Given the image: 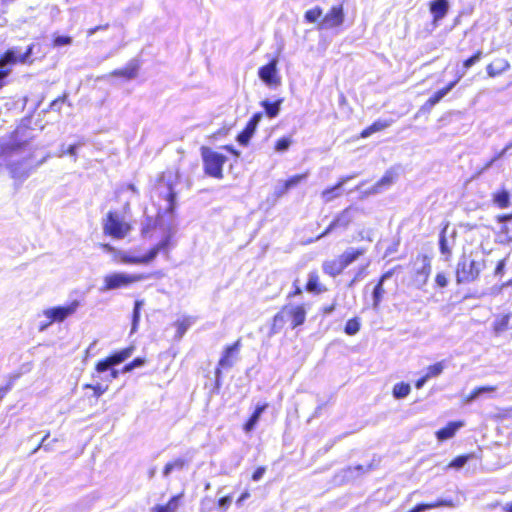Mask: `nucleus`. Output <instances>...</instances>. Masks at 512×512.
I'll use <instances>...</instances> for the list:
<instances>
[{
  "mask_svg": "<svg viewBox=\"0 0 512 512\" xmlns=\"http://www.w3.org/2000/svg\"><path fill=\"white\" fill-rule=\"evenodd\" d=\"M33 51V45H29L25 51L20 47L8 49L0 58V89L4 86V80L10 73L8 66L17 62L26 63Z\"/></svg>",
  "mask_w": 512,
  "mask_h": 512,
  "instance_id": "f257e3e1",
  "label": "nucleus"
},
{
  "mask_svg": "<svg viewBox=\"0 0 512 512\" xmlns=\"http://www.w3.org/2000/svg\"><path fill=\"white\" fill-rule=\"evenodd\" d=\"M147 279L144 274H128L124 272H114L104 276L103 286L100 287L101 292L127 288L135 282Z\"/></svg>",
  "mask_w": 512,
  "mask_h": 512,
  "instance_id": "f03ea898",
  "label": "nucleus"
},
{
  "mask_svg": "<svg viewBox=\"0 0 512 512\" xmlns=\"http://www.w3.org/2000/svg\"><path fill=\"white\" fill-rule=\"evenodd\" d=\"M201 155L205 173L211 177L222 179L223 165L227 160L226 156L208 147H202Z\"/></svg>",
  "mask_w": 512,
  "mask_h": 512,
  "instance_id": "7ed1b4c3",
  "label": "nucleus"
},
{
  "mask_svg": "<svg viewBox=\"0 0 512 512\" xmlns=\"http://www.w3.org/2000/svg\"><path fill=\"white\" fill-rule=\"evenodd\" d=\"M103 230L113 238L122 239L129 234L131 225L118 212L109 211L103 223Z\"/></svg>",
  "mask_w": 512,
  "mask_h": 512,
  "instance_id": "20e7f679",
  "label": "nucleus"
},
{
  "mask_svg": "<svg viewBox=\"0 0 512 512\" xmlns=\"http://www.w3.org/2000/svg\"><path fill=\"white\" fill-rule=\"evenodd\" d=\"M483 267L484 264L481 261H476L474 259H469L466 256H463L457 264V282L469 283L474 281L479 276Z\"/></svg>",
  "mask_w": 512,
  "mask_h": 512,
  "instance_id": "39448f33",
  "label": "nucleus"
},
{
  "mask_svg": "<svg viewBox=\"0 0 512 512\" xmlns=\"http://www.w3.org/2000/svg\"><path fill=\"white\" fill-rule=\"evenodd\" d=\"M170 240L171 236H166L143 256H131L126 252H119L120 261L125 264H148L153 261L161 251L168 249Z\"/></svg>",
  "mask_w": 512,
  "mask_h": 512,
  "instance_id": "423d86ee",
  "label": "nucleus"
},
{
  "mask_svg": "<svg viewBox=\"0 0 512 512\" xmlns=\"http://www.w3.org/2000/svg\"><path fill=\"white\" fill-rule=\"evenodd\" d=\"M30 158L31 155L20 160L9 161L7 168L13 179L23 182L35 171V167H33V164L30 162Z\"/></svg>",
  "mask_w": 512,
  "mask_h": 512,
  "instance_id": "0eeeda50",
  "label": "nucleus"
},
{
  "mask_svg": "<svg viewBox=\"0 0 512 512\" xmlns=\"http://www.w3.org/2000/svg\"><path fill=\"white\" fill-rule=\"evenodd\" d=\"M80 306V302L78 300H73L71 303L65 306H56L52 308H48L43 311V315L50 320V323L53 322H62L69 316L73 315Z\"/></svg>",
  "mask_w": 512,
  "mask_h": 512,
  "instance_id": "6e6552de",
  "label": "nucleus"
},
{
  "mask_svg": "<svg viewBox=\"0 0 512 512\" xmlns=\"http://www.w3.org/2000/svg\"><path fill=\"white\" fill-rule=\"evenodd\" d=\"M345 20L344 9L342 5L333 6L328 13L318 22L319 30H330L340 27Z\"/></svg>",
  "mask_w": 512,
  "mask_h": 512,
  "instance_id": "1a4fd4ad",
  "label": "nucleus"
},
{
  "mask_svg": "<svg viewBox=\"0 0 512 512\" xmlns=\"http://www.w3.org/2000/svg\"><path fill=\"white\" fill-rule=\"evenodd\" d=\"M277 65L278 59L273 58L268 64L260 67L258 70L259 78L270 88L277 87L281 84Z\"/></svg>",
  "mask_w": 512,
  "mask_h": 512,
  "instance_id": "9d476101",
  "label": "nucleus"
},
{
  "mask_svg": "<svg viewBox=\"0 0 512 512\" xmlns=\"http://www.w3.org/2000/svg\"><path fill=\"white\" fill-rule=\"evenodd\" d=\"M431 274V263L430 260L424 256L420 264L415 263L414 265V276L412 278V284L417 289H422L429 279Z\"/></svg>",
  "mask_w": 512,
  "mask_h": 512,
  "instance_id": "9b49d317",
  "label": "nucleus"
},
{
  "mask_svg": "<svg viewBox=\"0 0 512 512\" xmlns=\"http://www.w3.org/2000/svg\"><path fill=\"white\" fill-rule=\"evenodd\" d=\"M355 211H357V208L354 207H348L344 209L335 217V219L330 223L327 229L318 238H322L328 235L336 228H347L354 218Z\"/></svg>",
  "mask_w": 512,
  "mask_h": 512,
  "instance_id": "f8f14e48",
  "label": "nucleus"
},
{
  "mask_svg": "<svg viewBox=\"0 0 512 512\" xmlns=\"http://www.w3.org/2000/svg\"><path fill=\"white\" fill-rule=\"evenodd\" d=\"M283 313L286 314L293 329L305 322L306 310L303 305H286L283 307Z\"/></svg>",
  "mask_w": 512,
  "mask_h": 512,
  "instance_id": "ddd939ff",
  "label": "nucleus"
},
{
  "mask_svg": "<svg viewBox=\"0 0 512 512\" xmlns=\"http://www.w3.org/2000/svg\"><path fill=\"white\" fill-rule=\"evenodd\" d=\"M393 275V271L389 270L385 272L380 279L378 280L377 284L375 285L373 291H372V308L374 311H378L380 304L384 298V295L386 293L384 289V283L386 280L390 279Z\"/></svg>",
  "mask_w": 512,
  "mask_h": 512,
  "instance_id": "4468645a",
  "label": "nucleus"
},
{
  "mask_svg": "<svg viewBox=\"0 0 512 512\" xmlns=\"http://www.w3.org/2000/svg\"><path fill=\"white\" fill-rule=\"evenodd\" d=\"M159 191V195L164 198V200L167 202V207L165 208L167 212L172 213L175 209V202H176V193L173 189V186L169 182H165L164 179H162L157 187Z\"/></svg>",
  "mask_w": 512,
  "mask_h": 512,
  "instance_id": "2eb2a0df",
  "label": "nucleus"
},
{
  "mask_svg": "<svg viewBox=\"0 0 512 512\" xmlns=\"http://www.w3.org/2000/svg\"><path fill=\"white\" fill-rule=\"evenodd\" d=\"M28 129L25 128H18L14 132L13 140L10 144L6 147V152L10 155L19 153L24 146H26L29 142V140L32 139V136H29L25 139H22L21 136L24 135V132H26Z\"/></svg>",
  "mask_w": 512,
  "mask_h": 512,
  "instance_id": "dca6fc26",
  "label": "nucleus"
},
{
  "mask_svg": "<svg viewBox=\"0 0 512 512\" xmlns=\"http://www.w3.org/2000/svg\"><path fill=\"white\" fill-rule=\"evenodd\" d=\"M356 175H349V176H344V177H341L339 179V181L337 182V184H335L334 186L332 187H329L325 190L322 191L321 193V197L323 199V201L325 203H329L331 202L332 200H334L335 198L339 197L341 195V190H342V187L348 182L350 181L351 179H353Z\"/></svg>",
  "mask_w": 512,
  "mask_h": 512,
  "instance_id": "f3484780",
  "label": "nucleus"
},
{
  "mask_svg": "<svg viewBox=\"0 0 512 512\" xmlns=\"http://www.w3.org/2000/svg\"><path fill=\"white\" fill-rule=\"evenodd\" d=\"M449 8V0H432L429 3V10L433 15V22L437 23L442 20L447 15Z\"/></svg>",
  "mask_w": 512,
  "mask_h": 512,
  "instance_id": "a211bd4d",
  "label": "nucleus"
},
{
  "mask_svg": "<svg viewBox=\"0 0 512 512\" xmlns=\"http://www.w3.org/2000/svg\"><path fill=\"white\" fill-rule=\"evenodd\" d=\"M240 348V340H237L234 344L227 346L221 356L218 367L221 368H231L233 366L232 356L234 353L238 352Z\"/></svg>",
  "mask_w": 512,
  "mask_h": 512,
  "instance_id": "6ab92c4d",
  "label": "nucleus"
},
{
  "mask_svg": "<svg viewBox=\"0 0 512 512\" xmlns=\"http://www.w3.org/2000/svg\"><path fill=\"white\" fill-rule=\"evenodd\" d=\"M139 70V64L136 60H132L129 64L122 69L114 70L110 73V76H121L126 78L127 80H131L136 78Z\"/></svg>",
  "mask_w": 512,
  "mask_h": 512,
  "instance_id": "aec40b11",
  "label": "nucleus"
},
{
  "mask_svg": "<svg viewBox=\"0 0 512 512\" xmlns=\"http://www.w3.org/2000/svg\"><path fill=\"white\" fill-rule=\"evenodd\" d=\"M453 503L451 500L446 499H438L431 503H420L413 507L408 512H425L430 509L439 508V507H451Z\"/></svg>",
  "mask_w": 512,
  "mask_h": 512,
  "instance_id": "412c9836",
  "label": "nucleus"
},
{
  "mask_svg": "<svg viewBox=\"0 0 512 512\" xmlns=\"http://www.w3.org/2000/svg\"><path fill=\"white\" fill-rule=\"evenodd\" d=\"M510 68V64L505 59H496L490 63L486 70L489 77H496Z\"/></svg>",
  "mask_w": 512,
  "mask_h": 512,
  "instance_id": "4be33fe9",
  "label": "nucleus"
},
{
  "mask_svg": "<svg viewBox=\"0 0 512 512\" xmlns=\"http://www.w3.org/2000/svg\"><path fill=\"white\" fill-rule=\"evenodd\" d=\"M267 407H268L267 403L258 404L256 406L254 412L252 413V415L250 416L248 421L244 424L243 429L246 433L251 432L255 428L262 413L266 410Z\"/></svg>",
  "mask_w": 512,
  "mask_h": 512,
  "instance_id": "5701e85b",
  "label": "nucleus"
},
{
  "mask_svg": "<svg viewBox=\"0 0 512 512\" xmlns=\"http://www.w3.org/2000/svg\"><path fill=\"white\" fill-rule=\"evenodd\" d=\"M462 77L459 76L458 79H456L455 81H452L450 82L446 87L438 90L437 92H435L426 102V105L430 106V107H433L434 105H436L437 103H439L454 87L455 85L458 83L459 79Z\"/></svg>",
  "mask_w": 512,
  "mask_h": 512,
  "instance_id": "b1692460",
  "label": "nucleus"
},
{
  "mask_svg": "<svg viewBox=\"0 0 512 512\" xmlns=\"http://www.w3.org/2000/svg\"><path fill=\"white\" fill-rule=\"evenodd\" d=\"M365 253L364 249L361 248H349L338 258L343 264L344 268H347L350 264L356 261L360 256Z\"/></svg>",
  "mask_w": 512,
  "mask_h": 512,
  "instance_id": "393cba45",
  "label": "nucleus"
},
{
  "mask_svg": "<svg viewBox=\"0 0 512 512\" xmlns=\"http://www.w3.org/2000/svg\"><path fill=\"white\" fill-rule=\"evenodd\" d=\"M322 268H323L324 273L331 277H336V276L340 275L343 272V270L345 269L343 264L339 260V258L325 261L323 263Z\"/></svg>",
  "mask_w": 512,
  "mask_h": 512,
  "instance_id": "a878e982",
  "label": "nucleus"
},
{
  "mask_svg": "<svg viewBox=\"0 0 512 512\" xmlns=\"http://www.w3.org/2000/svg\"><path fill=\"white\" fill-rule=\"evenodd\" d=\"M463 426L462 422H450L446 427L438 430L436 436L438 440L444 441L455 435L457 430Z\"/></svg>",
  "mask_w": 512,
  "mask_h": 512,
  "instance_id": "bb28decb",
  "label": "nucleus"
},
{
  "mask_svg": "<svg viewBox=\"0 0 512 512\" xmlns=\"http://www.w3.org/2000/svg\"><path fill=\"white\" fill-rule=\"evenodd\" d=\"M120 363H121V361L116 352V353L110 355L109 357L99 361L96 364V371L98 373H105V372L109 371V369L113 368L114 366H116Z\"/></svg>",
  "mask_w": 512,
  "mask_h": 512,
  "instance_id": "cd10ccee",
  "label": "nucleus"
},
{
  "mask_svg": "<svg viewBox=\"0 0 512 512\" xmlns=\"http://www.w3.org/2000/svg\"><path fill=\"white\" fill-rule=\"evenodd\" d=\"M373 468V465L372 464H369L367 466H364V465H356L354 467H348L347 469H345L343 471L344 475L343 477L350 481V480H353L355 479L356 477L362 475V474H365L367 472H369L370 470H372Z\"/></svg>",
  "mask_w": 512,
  "mask_h": 512,
  "instance_id": "c85d7f7f",
  "label": "nucleus"
},
{
  "mask_svg": "<svg viewBox=\"0 0 512 512\" xmlns=\"http://www.w3.org/2000/svg\"><path fill=\"white\" fill-rule=\"evenodd\" d=\"M393 183V174L387 171L384 176L366 194H378Z\"/></svg>",
  "mask_w": 512,
  "mask_h": 512,
  "instance_id": "c756f323",
  "label": "nucleus"
},
{
  "mask_svg": "<svg viewBox=\"0 0 512 512\" xmlns=\"http://www.w3.org/2000/svg\"><path fill=\"white\" fill-rule=\"evenodd\" d=\"M282 103L283 99H278L274 102L265 99L261 101V106L264 108L265 114L269 118H275L280 112V107Z\"/></svg>",
  "mask_w": 512,
  "mask_h": 512,
  "instance_id": "7c9ffc66",
  "label": "nucleus"
},
{
  "mask_svg": "<svg viewBox=\"0 0 512 512\" xmlns=\"http://www.w3.org/2000/svg\"><path fill=\"white\" fill-rule=\"evenodd\" d=\"M392 120H378L361 132L362 138H367L375 132L382 131L392 124Z\"/></svg>",
  "mask_w": 512,
  "mask_h": 512,
  "instance_id": "2f4dec72",
  "label": "nucleus"
},
{
  "mask_svg": "<svg viewBox=\"0 0 512 512\" xmlns=\"http://www.w3.org/2000/svg\"><path fill=\"white\" fill-rule=\"evenodd\" d=\"M287 321V316L285 313H283L282 308L273 318L270 334L272 335L279 333Z\"/></svg>",
  "mask_w": 512,
  "mask_h": 512,
  "instance_id": "473e14b6",
  "label": "nucleus"
},
{
  "mask_svg": "<svg viewBox=\"0 0 512 512\" xmlns=\"http://www.w3.org/2000/svg\"><path fill=\"white\" fill-rule=\"evenodd\" d=\"M446 228L441 232L439 237V249L442 255L445 256V261H448L451 257V245L446 238Z\"/></svg>",
  "mask_w": 512,
  "mask_h": 512,
  "instance_id": "72a5a7b5",
  "label": "nucleus"
},
{
  "mask_svg": "<svg viewBox=\"0 0 512 512\" xmlns=\"http://www.w3.org/2000/svg\"><path fill=\"white\" fill-rule=\"evenodd\" d=\"M144 306V300H136L134 302V308L132 313V325H131V333L137 331L139 321H140V311Z\"/></svg>",
  "mask_w": 512,
  "mask_h": 512,
  "instance_id": "f704fd0d",
  "label": "nucleus"
},
{
  "mask_svg": "<svg viewBox=\"0 0 512 512\" xmlns=\"http://www.w3.org/2000/svg\"><path fill=\"white\" fill-rule=\"evenodd\" d=\"M511 314L499 316L494 321V331L496 334H501L508 329Z\"/></svg>",
  "mask_w": 512,
  "mask_h": 512,
  "instance_id": "c9c22d12",
  "label": "nucleus"
},
{
  "mask_svg": "<svg viewBox=\"0 0 512 512\" xmlns=\"http://www.w3.org/2000/svg\"><path fill=\"white\" fill-rule=\"evenodd\" d=\"M493 201L500 208H507L510 205V194L507 190H501L493 195Z\"/></svg>",
  "mask_w": 512,
  "mask_h": 512,
  "instance_id": "e433bc0d",
  "label": "nucleus"
},
{
  "mask_svg": "<svg viewBox=\"0 0 512 512\" xmlns=\"http://www.w3.org/2000/svg\"><path fill=\"white\" fill-rule=\"evenodd\" d=\"M411 387L408 383H397L393 387V396L396 399H402L409 395Z\"/></svg>",
  "mask_w": 512,
  "mask_h": 512,
  "instance_id": "4c0bfd02",
  "label": "nucleus"
},
{
  "mask_svg": "<svg viewBox=\"0 0 512 512\" xmlns=\"http://www.w3.org/2000/svg\"><path fill=\"white\" fill-rule=\"evenodd\" d=\"M185 464H186V462L182 458H178L172 462L167 463L163 469V476L168 477L172 473V471L182 470L184 468Z\"/></svg>",
  "mask_w": 512,
  "mask_h": 512,
  "instance_id": "58836bf2",
  "label": "nucleus"
},
{
  "mask_svg": "<svg viewBox=\"0 0 512 512\" xmlns=\"http://www.w3.org/2000/svg\"><path fill=\"white\" fill-rule=\"evenodd\" d=\"M496 390V387L494 386H482L474 389L467 397L465 402L471 403L475 401L478 397H480L482 394L487 392H493Z\"/></svg>",
  "mask_w": 512,
  "mask_h": 512,
  "instance_id": "ea45409f",
  "label": "nucleus"
},
{
  "mask_svg": "<svg viewBox=\"0 0 512 512\" xmlns=\"http://www.w3.org/2000/svg\"><path fill=\"white\" fill-rule=\"evenodd\" d=\"M323 14L322 8L319 6L314 7L313 9L307 10L304 14L305 21L309 23H316L319 21Z\"/></svg>",
  "mask_w": 512,
  "mask_h": 512,
  "instance_id": "a19ab883",
  "label": "nucleus"
},
{
  "mask_svg": "<svg viewBox=\"0 0 512 512\" xmlns=\"http://www.w3.org/2000/svg\"><path fill=\"white\" fill-rule=\"evenodd\" d=\"M497 220L499 223L503 224L501 232L506 235H509L510 232L512 231V213L500 215L497 217Z\"/></svg>",
  "mask_w": 512,
  "mask_h": 512,
  "instance_id": "79ce46f5",
  "label": "nucleus"
},
{
  "mask_svg": "<svg viewBox=\"0 0 512 512\" xmlns=\"http://www.w3.org/2000/svg\"><path fill=\"white\" fill-rule=\"evenodd\" d=\"M306 290L312 293H319L321 291L319 288V278L316 273L312 272L309 274Z\"/></svg>",
  "mask_w": 512,
  "mask_h": 512,
  "instance_id": "37998d69",
  "label": "nucleus"
},
{
  "mask_svg": "<svg viewBox=\"0 0 512 512\" xmlns=\"http://www.w3.org/2000/svg\"><path fill=\"white\" fill-rule=\"evenodd\" d=\"M444 368L445 366L443 361L430 365L425 374L426 378L430 379L439 376L443 372Z\"/></svg>",
  "mask_w": 512,
  "mask_h": 512,
  "instance_id": "c03bdc74",
  "label": "nucleus"
},
{
  "mask_svg": "<svg viewBox=\"0 0 512 512\" xmlns=\"http://www.w3.org/2000/svg\"><path fill=\"white\" fill-rule=\"evenodd\" d=\"M359 330H360V322H359L358 318L355 317V318L349 319L346 322L344 331L347 335H355L359 332Z\"/></svg>",
  "mask_w": 512,
  "mask_h": 512,
  "instance_id": "a18cd8bd",
  "label": "nucleus"
},
{
  "mask_svg": "<svg viewBox=\"0 0 512 512\" xmlns=\"http://www.w3.org/2000/svg\"><path fill=\"white\" fill-rule=\"evenodd\" d=\"M49 433H47L43 439L41 440L40 444L34 449L33 453L37 452L39 449H44L45 451H52L53 450V444L57 441V439H53L51 441H48Z\"/></svg>",
  "mask_w": 512,
  "mask_h": 512,
  "instance_id": "49530a36",
  "label": "nucleus"
},
{
  "mask_svg": "<svg viewBox=\"0 0 512 512\" xmlns=\"http://www.w3.org/2000/svg\"><path fill=\"white\" fill-rule=\"evenodd\" d=\"M291 145V139L289 137H282L275 144V151L283 153L289 149Z\"/></svg>",
  "mask_w": 512,
  "mask_h": 512,
  "instance_id": "de8ad7c7",
  "label": "nucleus"
},
{
  "mask_svg": "<svg viewBox=\"0 0 512 512\" xmlns=\"http://www.w3.org/2000/svg\"><path fill=\"white\" fill-rule=\"evenodd\" d=\"M470 457L471 455H460L449 464V467L460 469L468 462Z\"/></svg>",
  "mask_w": 512,
  "mask_h": 512,
  "instance_id": "09e8293b",
  "label": "nucleus"
},
{
  "mask_svg": "<svg viewBox=\"0 0 512 512\" xmlns=\"http://www.w3.org/2000/svg\"><path fill=\"white\" fill-rule=\"evenodd\" d=\"M482 51H477L474 55H472L471 57H469L468 59H466L464 62H463V66L465 69H469L470 67H472L474 64H476L477 62H479L482 58Z\"/></svg>",
  "mask_w": 512,
  "mask_h": 512,
  "instance_id": "8fccbe9b",
  "label": "nucleus"
},
{
  "mask_svg": "<svg viewBox=\"0 0 512 512\" xmlns=\"http://www.w3.org/2000/svg\"><path fill=\"white\" fill-rule=\"evenodd\" d=\"M145 363V360L143 358H135L130 363L126 364L123 368V372H130L135 368L142 367Z\"/></svg>",
  "mask_w": 512,
  "mask_h": 512,
  "instance_id": "3c124183",
  "label": "nucleus"
},
{
  "mask_svg": "<svg viewBox=\"0 0 512 512\" xmlns=\"http://www.w3.org/2000/svg\"><path fill=\"white\" fill-rule=\"evenodd\" d=\"M307 174H299V175H294L292 177H290L289 179H287L286 181H284L286 183V187H289L290 189L297 186L302 180H304L306 178Z\"/></svg>",
  "mask_w": 512,
  "mask_h": 512,
  "instance_id": "603ef678",
  "label": "nucleus"
},
{
  "mask_svg": "<svg viewBox=\"0 0 512 512\" xmlns=\"http://www.w3.org/2000/svg\"><path fill=\"white\" fill-rule=\"evenodd\" d=\"M181 495L173 496L167 504L164 506L170 511V512H176L179 506V499Z\"/></svg>",
  "mask_w": 512,
  "mask_h": 512,
  "instance_id": "864d4df0",
  "label": "nucleus"
},
{
  "mask_svg": "<svg viewBox=\"0 0 512 512\" xmlns=\"http://www.w3.org/2000/svg\"><path fill=\"white\" fill-rule=\"evenodd\" d=\"M436 285L440 288H445L448 285V279L443 273H438L435 278Z\"/></svg>",
  "mask_w": 512,
  "mask_h": 512,
  "instance_id": "5fc2aeb1",
  "label": "nucleus"
},
{
  "mask_svg": "<svg viewBox=\"0 0 512 512\" xmlns=\"http://www.w3.org/2000/svg\"><path fill=\"white\" fill-rule=\"evenodd\" d=\"M177 336L181 338L187 331L189 323L186 321L177 322Z\"/></svg>",
  "mask_w": 512,
  "mask_h": 512,
  "instance_id": "6e6d98bb",
  "label": "nucleus"
},
{
  "mask_svg": "<svg viewBox=\"0 0 512 512\" xmlns=\"http://www.w3.org/2000/svg\"><path fill=\"white\" fill-rule=\"evenodd\" d=\"M252 136H250L248 133H246L245 131H242L238 136H237V141L243 145V146H246L248 145L250 139H251Z\"/></svg>",
  "mask_w": 512,
  "mask_h": 512,
  "instance_id": "4d7b16f0",
  "label": "nucleus"
},
{
  "mask_svg": "<svg viewBox=\"0 0 512 512\" xmlns=\"http://www.w3.org/2000/svg\"><path fill=\"white\" fill-rule=\"evenodd\" d=\"M232 502L231 496H224L218 500V506L224 510L228 509Z\"/></svg>",
  "mask_w": 512,
  "mask_h": 512,
  "instance_id": "13d9d810",
  "label": "nucleus"
},
{
  "mask_svg": "<svg viewBox=\"0 0 512 512\" xmlns=\"http://www.w3.org/2000/svg\"><path fill=\"white\" fill-rule=\"evenodd\" d=\"M71 43V38L68 36H58L54 40L55 46H64Z\"/></svg>",
  "mask_w": 512,
  "mask_h": 512,
  "instance_id": "bf43d9fd",
  "label": "nucleus"
},
{
  "mask_svg": "<svg viewBox=\"0 0 512 512\" xmlns=\"http://www.w3.org/2000/svg\"><path fill=\"white\" fill-rule=\"evenodd\" d=\"M132 351L133 348H125L117 352L121 363L131 356Z\"/></svg>",
  "mask_w": 512,
  "mask_h": 512,
  "instance_id": "052dcab7",
  "label": "nucleus"
},
{
  "mask_svg": "<svg viewBox=\"0 0 512 512\" xmlns=\"http://www.w3.org/2000/svg\"><path fill=\"white\" fill-rule=\"evenodd\" d=\"M66 99V96L58 97L57 99L53 100L50 104V109L54 111H59L61 108V103H63Z\"/></svg>",
  "mask_w": 512,
  "mask_h": 512,
  "instance_id": "680f3d73",
  "label": "nucleus"
},
{
  "mask_svg": "<svg viewBox=\"0 0 512 512\" xmlns=\"http://www.w3.org/2000/svg\"><path fill=\"white\" fill-rule=\"evenodd\" d=\"M365 270H366V267H361L358 272L356 273V275L354 276V278L351 280V282L349 283V287H352L357 281L361 280L364 276H365Z\"/></svg>",
  "mask_w": 512,
  "mask_h": 512,
  "instance_id": "e2e57ef3",
  "label": "nucleus"
},
{
  "mask_svg": "<svg viewBox=\"0 0 512 512\" xmlns=\"http://www.w3.org/2000/svg\"><path fill=\"white\" fill-rule=\"evenodd\" d=\"M79 146L80 144H73L66 149L67 154L73 157L74 162L77 160V149Z\"/></svg>",
  "mask_w": 512,
  "mask_h": 512,
  "instance_id": "0e129e2a",
  "label": "nucleus"
},
{
  "mask_svg": "<svg viewBox=\"0 0 512 512\" xmlns=\"http://www.w3.org/2000/svg\"><path fill=\"white\" fill-rule=\"evenodd\" d=\"M288 190H290L289 187H286V183L283 182L281 185L277 186L275 188V195L277 197L283 196Z\"/></svg>",
  "mask_w": 512,
  "mask_h": 512,
  "instance_id": "69168bd1",
  "label": "nucleus"
},
{
  "mask_svg": "<svg viewBox=\"0 0 512 512\" xmlns=\"http://www.w3.org/2000/svg\"><path fill=\"white\" fill-rule=\"evenodd\" d=\"M265 473V468L264 467H258L254 473L252 474V480L253 481H259L263 475Z\"/></svg>",
  "mask_w": 512,
  "mask_h": 512,
  "instance_id": "338daca9",
  "label": "nucleus"
},
{
  "mask_svg": "<svg viewBox=\"0 0 512 512\" xmlns=\"http://www.w3.org/2000/svg\"><path fill=\"white\" fill-rule=\"evenodd\" d=\"M262 117H263V113L257 112L251 117V119L248 122L257 127L259 122L261 121Z\"/></svg>",
  "mask_w": 512,
  "mask_h": 512,
  "instance_id": "774afa93",
  "label": "nucleus"
}]
</instances>
